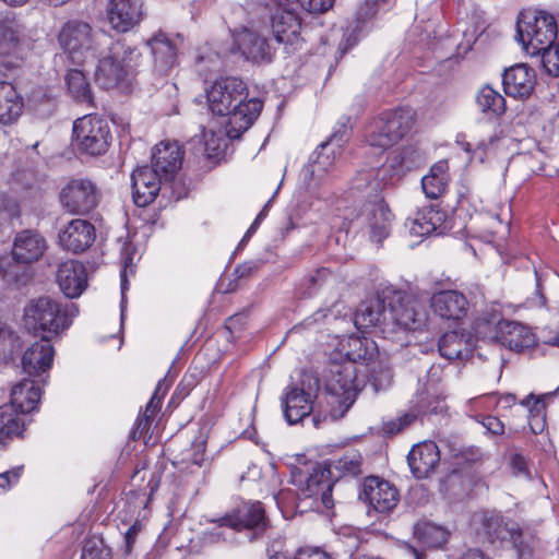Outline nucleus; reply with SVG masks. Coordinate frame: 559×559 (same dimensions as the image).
Segmentation results:
<instances>
[{
	"instance_id": "obj_1",
	"label": "nucleus",
	"mask_w": 559,
	"mask_h": 559,
	"mask_svg": "<svg viewBox=\"0 0 559 559\" xmlns=\"http://www.w3.org/2000/svg\"><path fill=\"white\" fill-rule=\"evenodd\" d=\"M426 311L411 295L388 288L377 298L362 302L356 314L358 329L376 328L384 338L400 340V334L420 330Z\"/></svg>"
},
{
	"instance_id": "obj_2",
	"label": "nucleus",
	"mask_w": 559,
	"mask_h": 559,
	"mask_svg": "<svg viewBox=\"0 0 559 559\" xmlns=\"http://www.w3.org/2000/svg\"><path fill=\"white\" fill-rule=\"evenodd\" d=\"M247 85L238 78H222L207 90L211 111L217 116H227L225 124L229 139H239L260 116L263 103L259 98L246 100Z\"/></svg>"
},
{
	"instance_id": "obj_3",
	"label": "nucleus",
	"mask_w": 559,
	"mask_h": 559,
	"mask_svg": "<svg viewBox=\"0 0 559 559\" xmlns=\"http://www.w3.org/2000/svg\"><path fill=\"white\" fill-rule=\"evenodd\" d=\"M141 57V52L124 40L112 43L107 55L98 59L96 83L104 90L116 87L123 93L130 92Z\"/></svg>"
},
{
	"instance_id": "obj_4",
	"label": "nucleus",
	"mask_w": 559,
	"mask_h": 559,
	"mask_svg": "<svg viewBox=\"0 0 559 559\" xmlns=\"http://www.w3.org/2000/svg\"><path fill=\"white\" fill-rule=\"evenodd\" d=\"M78 312L74 304H62L48 296L39 297L25 307L24 326L34 335L52 338L71 325Z\"/></svg>"
},
{
	"instance_id": "obj_5",
	"label": "nucleus",
	"mask_w": 559,
	"mask_h": 559,
	"mask_svg": "<svg viewBox=\"0 0 559 559\" xmlns=\"http://www.w3.org/2000/svg\"><path fill=\"white\" fill-rule=\"evenodd\" d=\"M365 385V373L352 362L334 364L325 376V389L332 420L345 416Z\"/></svg>"
},
{
	"instance_id": "obj_6",
	"label": "nucleus",
	"mask_w": 559,
	"mask_h": 559,
	"mask_svg": "<svg viewBox=\"0 0 559 559\" xmlns=\"http://www.w3.org/2000/svg\"><path fill=\"white\" fill-rule=\"evenodd\" d=\"M557 34V22L547 12L527 10L518 17L516 38L531 56H537L545 47L555 44Z\"/></svg>"
},
{
	"instance_id": "obj_7",
	"label": "nucleus",
	"mask_w": 559,
	"mask_h": 559,
	"mask_svg": "<svg viewBox=\"0 0 559 559\" xmlns=\"http://www.w3.org/2000/svg\"><path fill=\"white\" fill-rule=\"evenodd\" d=\"M413 122L414 111L409 108L385 110L368 126L366 142L381 150L390 148L409 132Z\"/></svg>"
},
{
	"instance_id": "obj_8",
	"label": "nucleus",
	"mask_w": 559,
	"mask_h": 559,
	"mask_svg": "<svg viewBox=\"0 0 559 559\" xmlns=\"http://www.w3.org/2000/svg\"><path fill=\"white\" fill-rule=\"evenodd\" d=\"M479 523L491 544L510 543L516 549L519 559L532 557V546L520 524L501 513L486 511L480 514Z\"/></svg>"
},
{
	"instance_id": "obj_9",
	"label": "nucleus",
	"mask_w": 559,
	"mask_h": 559,
	"mask_svg": "<svg viewBox=\"0 0 559 559\" xmlns=\"http://www.w3.org/2000/svg\"><path fill=\"white\" fill-rule=\"evenodd\" d=\"M320 388V379L313 372H304L299 383L286 386L282 396V406L284 417L289 425L301 421L312 413Z\"/></svg>"
},
{
	"instance_id": "obj_10",
	"label": "nucleus",
	"mask_w": 559,
	"mask_h": 559,
	"mask_svg": "<svg viewBox=\"0 0 559 559\" xmlns=\"http://www.w3.org/2000/svg\"><path fill=\"white\" fill-rule=\"evenodd\" d=\"M58 43L75 63L83 64L97 57L95 35L85 21L73 19L63 23L58 33Z\"/></svg>"
},
{
	"instance_id": "obj_11",
	"label": "nucleus",
	"mask_w": 559,
	"mask_h": 559,
	"mask_svg": "<svg viewBox=\"0 0 559 559\" xmlns=\"http://www.w3.org/2000/svg\"><path fill=\"white\" fill-rule=\"evenodd\" d=\"M111 140L106 119L85 115L73 122V143L82 153L98 156L107 152Z\"/></svg>"
},
{
	"instance_id": "obj_12",
	"label": "nucleus",
	"mask_w": 559,
	"mask_h": 559,
	"mask_svg": "<svg viewBox=\"0 0 559 559\" xmlns=\"http://www.w3.org/2000/svg\"><path fill=\"white\" fill-rule=\"evenodd\" d=\"M350 227L366 230L373 242H382L391 231L393 214L382 199L365 202L348 217Z\"/></svg>"
},
{
	"instance_id": "obj_13",
	"label": "nucleus",
	"mask_w": 559,
	"mask_h": 559,
	"mask_svg": "<svg viewBox=\"0 0 559 559\" xmlns=\"http://www.w3.org/2000/svg\"><path fill=\"white\" fill-rule=\"evenodd\" d=\"M331 475L332 471L322 465L313 466L311 472L297 468L293 472V483L298 486L300 498L320 500L325 509H331L334 506Z\"/></svg>"
},
{
	"instance_id": "obj_14",
	"label": "nucleus",
	"mask_w": 559,
	"mask_h": 559,
	"mask_svg": "<svg viewBox=\"0 0 559 559\" xmlns=\"http://www.w3.org/2000/svg\"><path fill=\"white\" fill-rule=\"evenodd\" d=\"M59 200L68 213L85 215L97 207L100 193L90 179L74 178L61 189Z\"/></svg>"
},
{
	"instance_id": "obj_15",
	"label": "nucleus",
	"mask_w": 559,
	"mask_h": 559,
	"mask_svg": "<svg viewBox=\"0 0 559 559\" xmlns=\"http://www.w3.org/2000/svg\"><path fill=\"white\" fill-rule=\"evenodd\" d=\"M221 521L231 530L249 532L250 540L261 537L269 526L265 511L259 501L241 504L231 513L221 518Z\"/></svg>"
},
{
	"instance_id": "obj_16",
	"label": "nucleus",
	"mask_w": 559,
	"mask_h": 559,
	"mask_svg": "<svg viewBox=\"0 0 559 559\" xmlns=\"http://www.w3.org/2000/svg\"><path fill=\"white\" fill-rule=\"evenodd\" d=\"M271 25L274 40L277 44H283L287 52H290L289 47L293 50L301 47V22L294 9L277 5V9L271 15Z\"/></svg>"
},
{
	"instance_id": "obj_17",
	"label": "nucleus",
	"mask_w": 559,
	"mask_h": 559,
	"mask_svg": "<svg viewBox=\"0 0 559 559\" xmlns=\"http://www.w3.org/2000/svg\"><path fill=\"white\" fill-rule=\"evenodd\" d=\"M359 499L367 502L374 511L386 513L396 507L400 495L399 490L388 480L369 476L362 483Z\"/></svg>"
},
{
	"instance_id": "obj_18",
	"label": "nucleus",
	"mask_w": 559,
	"mask_h": 559,
	"mask_svg": "<svg viewBox=\"0 0 559 559\" xmlns=\"http://www.w3.org/2000/svg\"><path fill=\"white\" fill-rule=\"evenodd\" d=\"M106 17L112 29L118 33H127L143 19L142 1L108 0Z\"/></svg>"
},
{
	"instance_id": "obj_19",
	"label": "nucleus",
	"mask_w": 559,
	"mask_h": 559,
	"mask_svg": "<svg viewBox=\"0 0 559 559\" xmlns=\"http://www.w3.org/2000/svg\"><path fill=\"white\" fill-rule=\"evenodd\" d=\"M95 239L96 229L94 225L81 218L70 221L58 234L61 248L75 254L85 252Z\"/></svg>"
},
{
	"instance_id": "obj_20",
	"label": "nucleus",
	"mask_w": 559,
	"mask_h": 559,
	"mask_svg": "<svg viewBox=\"0 0 559 559\" xmlns=\"http://www.w3.org/2000/svg\"><path fill=\"white\" fill-rule=\"evenodd\" d=\"M491 337L502 346L516 353L524 352L535 345L534 333L526 325L515 321H498Z\"/></svg>"
},
{
	"instance_id": "obj_21",
	"label": "nucleus",
	"mask_w": 559,
	"mask_h": 559,
	"mask_svg": "<svg viewBox=\"0 0 559 559\" xmlns=\"http://www.w3.org/2000/svg\"><path fill=\"white\" fill-rule=\"evenodd\" d=\"M163 177L148 166L139 167L131 175L132 198L136 206L151 204L160 190Z\"/></svg>"
},
{
	"instance_id": "obj_22",
	"label": "nucleus",
	"mask_w": 559,
	"mask_h": 559,
	"mask_svg": "<svg viewBox=\"0 0 559 559\" xmlns=\"http://www.w3.org/2000/svg\"><path fill=\"white\" fill-rule=\"evenodd\" d=\"M401 175L383 164L379 168H371L358 171L353 180V188L358 191H365L367 194H378L385 188L393 186L401 179Z\"/></svg>"
},
{
	"instance_id": "obj_23",
	"label": "nucleus",
	"mask_w": 559,
	"mask_h": 559,
	"mask_svg": "<svg viewBox=\"0 0 559 559\" xmlns=\"http://www.w3.org/2000/svg\"><path fill=\"white\" fill-rule=\"evenodd\" d=\"M502 84L507 95L514 98H526L535 88V70L525 63H518L504 70Z\"/></svg>"
},
{
	"instance_id": "obj_24",
	"label": "nucleus",
	"mask_w": 559,
	"mask_h": 559,
	"mask_svg": "<svg viewBox=\"0 0 559 559\" xmlns=\"http://www.w3.org/2000/svg\"><path fill=\"white\" fill-rule=\"evenodd\" d=\"M46 249L47 241L39 233L24 229L14 237L12 258L19 263H33L41 258Z\"/></svg>"
},
{
	"instance_id": "obj_25",
	"label": "nucleus",
	"mask_w": 559,
	"mask_h": 559,
	"mask_svg": "<svg viewBox=\"0 0 559 559\" xmlns=\"http://www.w3.org/2000/svg\"><path fill=\"white\" fill-rule=\"evenodd\" d=\"M407 462L416 478H427L439 465V448L433 441L418 443L409 451Z\"/></svg>"
},
{
	"instance_id": "obj_26",
	"label": "nucleus",
	"mask_w": 559,
	"mask_h": 559,
	"mask_svg": "<svg viewBox=\"0 0 559 559\" xmlns=\"http://www.w3.org/2000/svg\"><path fill=\"white\" fill-rule=\"evenodd\" d=\"M57 282L68 298L79 297L87 285L85 266L75 260L62 262L58 267Z\"/></svg>"
},
{
	"instance_id": "obj_27",
	"label": "nucleus",
	"mask_w": 559,
	"mask_h": 559,
	"mask_svg": "<svg viewBox=\"0 0 559 559\" xmlns=\"http://www.w3.org/2000/svg\"><path fill=\"white\" fill-rule=\"evenodd\" d=\"M51 340L45 336L40 337V341L32 344L24 353L22 368L29 377L39 376L51 367L55 356Z\"/></svg>"
},
{
	"instance_id": "obj_28",
	"label": "nucleus",
	"mask_w": 559,
	"mask_h": 559,
	"mask_svg": "<svg viewBox=\"0 0 559 559\" xmlns=\"http://www.w3.org/2000/svg\"><path fill=\"white\" fill-rule=\"evenodd\" d=\"M182 164V151L177 142H160L152 153V169L165 180L173 177Z\"/></svg>"
},
{
	"instance_id": "obj_29",
	"label": "nucleus",
	"mask_w": 559,
	"mask_h": 559,
	"mask_svg": "<svg viewBox=\"0 0 559 559\" xmlns=\"http://www.w3.org/2000/svg\"><path fill=\"white\" fill-rule=\"evenodd\" d=\"M25 46L24 27L14 14L0 17V55L20 56Z\"/></svg>"
},
{
	"instance_id": "obj_30",
	"label": "nucleus",
	"mask_w": 559,
	"mask_h": 559,
	"mask_svg": "<svg viewBox=\"0 0 559 559\" xmlns=\"http://www.w3.org/2000/svg\"><path fill=\"white\" fill-rule=\"evenodd\" d=\"M431 308L443 319L460 320L467 313L468 301L459 290H441L431 297Z\"/></svg>"
},
{
	"instance_id": "obj_31",
	"label": "nucleus",
	"mask_w": 559,
	"mask_h": 559,
	"mask_svg": "<svg viewBox=\"0 0 559 559\" xmlns=\"http://www.w3.org/2000/svg\"><path fill=\"white\" fill-rule=\"evenodd\" d=\"M346 126L343 124V131H335L328 141L321 143L311 157L310 173L312 176L320 177L329 170L334 164L336 155H340Z\"/></svg>"
},
{
	"instance_id": "obj_32",
	"label": "nucleus",
	"mask_w": 559,
	"mask_h": 559,
	"mask_svg": "<svg viewBox=\"0 0 559 559\" xmlns=\"http://www.w3.org/2000/svg\"><path fill=\"white\" fill-rule=\"evenodd\" d=\"M153 56V71L158 75H166L177 62V51L174 43L159 33L146 41Z\"/></svg>"
},
{
	"instance_id": "obj_33",
	"label": "nucleus",
	"mask_w": 559,
	"mask_h": 559,
	"mask_svg": "<svg viewBox=\"0 0 559 559\" xmlns=\"http://www.w3.org/2000/svg\"><path fill=\"white\" fill-rule=\"evenodd\" d=\"M238 48L246 59L253 62L271 61L274 47L267 39L251 29H243L237 38Z\"/></svg>"
},
{
	"instance_id": "obj_34",
	"label": "nucleus",
	"mask_w": 559,
	"mask_h": 559,
	"mask_svg": "<svg viewBox=\"0 0 559 559\" xmlns=\"http://www.w3.org/2000/svg\"><path fill=\"white\" fill-rule=\"evenodd\" d=\"M444 221L445 213L437 205L430 204L419 210L415 218L407 219L406 225L412 235L424 237L441 228Z\"/></svg>"
},
{
	"instance_id": "obj_35",
	"label": "nucleus",
	"mask_w": 559,
	"mask_h": 559,
	"mask_svg": "<svg viewBox=\"0 0 559 559\" xmlns=\"http://www.w3.org/2000/svg\"><path fill=\"white\" fill-rule=\"evenodd\" d=\"M40 395V388L34 380L23 379L12 388L8 405H12L16 413L26 414L37 407Z\"/></svg>"
},
{
	"instance_id": "obj_36",
	"label": "nucleus",
	"mask_w": 559,
	"mask_h": 559,
	"mask_svg": "<svg viewBox=\"0 0 559 559\" xmlns=\"http://www.w3.org/2000/svg\"><path fill=\"white\" fill-rule=\"evenodd\" d=\"M23 100L14 85L0 81V123L9 124L22 114Z\"/></svg>"
},
{
	"instance_id": "obj_37",
	"label": "nucleus",
	"mask_w": 559,
	"mask_h": 559,
	"mask_svg": "<svg viewBox=\"0 0 559 559\" xmlns=\"http://www.w3.org/2000/svg\"><path fill=\"white\" fill-rule=\"evenodd\" d=\"M362 465L364 460L359 451L350 449L333 460L329 468L332 473L335 472L338 477H356L362 474Z\"/></svg>"
},
{
	"instance_id": "obj_38",
	"label": "nucleus",
	"mask_w": 559,
	"mask_h": 559,
	"mask_svg": "<svg viewBox=\"0 0 559 559\" xmlns=\"http://www.w3.org/2000/svg\"><path fill=\"white\" fill-rule=\"evenodd\" d=\"M69 94L79 103L94 106L93 93L82 70L71 69L66 74Z\"/></svg>"
},
{
	"instance_id": "obj_39",
	"label": "nucleus",
	"mask_w": 559,
	"mask_h": 559,
	"mask_svg": "<svg viewBox=\"0 0 559 559\" xmlns=\"http://www.w3.org/2000/svg\"><path fill=\"white\" fill-rule=\"evenodd\" d=\"M414 535L425 547L438 548L448 540V531L430 522H419L414 527Z\"/></svg>"
},
{
	"instance_id": "obj_40",
	"label": "nucleus",
	"mask_w": 559,
	"mask_h": 559,
	"mask_svg": "<svg viewBox=\"0 0 559 559\" xmlns=\"http://www.w3.org/2000/svg\"><path fill=\"white\" fill-rule=\"evenodd\" d=\"M445 408L444 401L429 390L420 391L412 401V412L417 416L441 414Z\"/></svg>"
},
{
	"instance_id": "obj_41",
	"label": "nucleus",
	"mask_w": 559,
	"mask_h": 559,
	"mask_svg": "<svg viewBox=\"0 0 559 559\" xmlns=\"http://www.w3.org/2000/svg\"><path fill=\"white\" fill-rule=\"evenodd\" d=\"M476 103L481 112L486 115L498 117L503 115L506 111L504 97L488 85L479 90L476 96Z\"/></svg>"
},
{
	"instance_id": "obj_42",
	"label": "nucleus",
	"mask_w": 559,
	"mask_h": 559,
	"mask_svg": "<svg viewBox=\"0 0 559 559\" xmlns=\"http://www.w3.org/2000/svg\"><path fill=\"white\" fill-rule=\"evenodd\" d=\"M346 347L345 356L348 359L347 362L355 365L359 361L371 359L376 350L373 341L360 336L348 337ZM343 348H345V345H343Z\"/></svg>"
},
{
	"instance_id": "obj_43",
	"label": "nucleus",
	"mask_w": 559,
	"mask_h": 559,
	"mask_svg": "<svg viewBox=\"0 0 559 559\" xmlns=\"http://www.w3.org/2000/svg\"><path fill=\"white\" fill-rule=\"evenodd\" d=\"M23 427L24 424L21 423L19 413L13 409L12 405L0 406V443H5L14 436H19Z\"/></svg>"
},
{
	"instance_id": "obj_44",
	"label": "nucleus",
	"mask_w": 559,
	"mask_h": 559,
	"mask_svg": "<svg viewBox=\"0 0 559 559\" xmlns=\"http://www.w3.org/2000/svg\"><path fill=\"white\" fill-rule=\"evenodd\" d=\"M419 160V153L414 147L406 146L392 152L385 164L396 170L399 175L403 176L406 170H411L417 166Z\"/></svg>"
},
{
	"instance_id": "obj_45",
	"label": "nucleus",
	"mask_w": 559,
	"mask_h": 559,
	"mask_svg": "<svg viewBox=\"0 0 559 559\" xmlns=\"http://www.w3.org/2000/svg\"><path fill=\"white\" fill-rule=\"evenodd\" d=\"M438 345L440 355L449 360L462 358L463 350L466 349L463 336L455 331L443 334Z\"/></svg>"
},
{
	"instance_id": "obj_46",
	"label": "nucleus",
	"mask_w": 559,
	"mask_h": 559,
	"mask_svg": "<svg viewBox=\"0 0 559 559\" xmlns=\"http://www.w3.org/2000/svg\"><path fill=\"white\" fill-rule=\"evenodd\" d=\"M392 370L388 366L376 364L369 371V382L374 392L388 389L392 382Z\"/></svg>"
},
{
	"instance_id": "obj_47",
	"label": "nucleus",
	"mask_w": 559,
	"mask_h": 559,
	"mask_svg": "<svg viewBox=\"0 0 559 559\" xmlns=\"http://www.w3.org/2000/svg\"><path fill=\"white\" fill-rule=\"evenodd\" d=\"M542 56V64L545 71L551 76H559V45L545 47L538 53Z\"/></svg>"
},
{
	"instance_id": "obj_48",
	"label": "nucleus",
	"mask_w": 559,
	"mask_h": 559,
	"mask_svg": "<svg viewBox=\"0 0 559 559\" xmlns=\"http://www.w3.org/2000/svg\"><path fill=\"white\" fill-rule=\"evenodd\" d=\"M394 0H365L357 11V19L361 22L371 20L380 11H385Z\"/></svg>"
},
{
	"instance_id": "obj_49",
	"label": "nucleus",
	"mask_w": 559,
	"mask_h": 559,
	"mask_svg": "<svg viewBox=\"0 0 559 559\" xmlns=\"http://www.w3.org/2000/svg\"><path fill=\"white\" fill-rule=\"evenodd\" d=\"M81 559H111V556L102 540L87 539L82 548Z\"/></svg>"
},
{
	"instance_id": "obj_50",
	"label": "nucleus",
	"mask_w": 559,
	"mask_h": 559,
	"mask_svg": "<svg viewBox=\"0 0 559 559\" xmlns=\"http://www.w3.org/2000/svg\"><path fill=\"white\" fill-rule=\"evenodd\" d=\"M448 181L443 177L426 175L421 179V187L429 199H438L447 188Z\"/></svg>"
},
{
	"instance_id": "obj_51",
	"label": "nucleus",
	"mask_w": 559,
	"mask_h": 559,
	"mask_svg": "<svg viewBox=\"0 0 559 559\" xmlns=\"http://www.w3.org/2000/svg\"><path fill=\"white\" fill-rule=\"evenodd\" d=\"M340 307H343V304L340 301L334 302L330 308H321L316 311L311 317L304 320L302 324L306 328H311L318 323L324 322L330 317L333 319H337L341 314Z\"/></svg>"
},
{
	"instance_id": "obj_52",
	"label": "nucleus",
	"mask_w": 559,
	"mask_h": 559,
	"mask_svg": "<svg viewBox=\"0 0 559 559\" xmlns=\"http://www.w3.org/2000/svg\"><path fill=\"white\" fill-rule=\"evenodd\" d=\"M521 404L528 408L531 425H532V428L534 429L533 423L536 419L544 417V414H545L544 401L539 397H536L534 394H530L521 401Z\"/></svg>"
},
{
	"instance_id": "obj_53",
	"label": "nucleus",
	"mask_w": 559,
	"mask_h": 559,
	"mask_svg": "<svg viewBox=\"0 0 559 559\" xmlns=\"http://www.w3.org/2000/svg\"><path fill=\"white\" fill-rule=\"evenodd\" d=\"M416 418L414 413H405L395 419L383 424V431L388 435H396L408 427Z\"/></svg>"
},
{
	"instance_id": "obj_54",
	"label": "nucleus",
	"mask_w": 559,
	"mask_h": 559,
	"mask_svg": "<svg viewBox=\"0 0 559 559\" xmlns=\"http://www.w3.org/2000/svg\"><path fill=\"white\" fill-rule=\"evenodd\" d=\"M334 0H298L297 4L308 13L321 14L332 8Z\"/></svg>"
},
{
	"instance_id": "obj_55",
	"label": "nucleus",
	"mask_w": 559,
	"mask_h": 559,
	"mask_svg": "<svg viewBox=\"0 0 559 559\" xmlns=\"http://www.w3.org/2000/svg\"><path fill=\"white\" fill-rule=\"evenodd\" d=\"M164 381H159L153 396L151 397L150 402L146 405L145 415H148L150 418L154 416V414L159 409L162 404V399L166 394L167 388H164Z\"/></svg>"
},
{
	"instance_id": "obj_56",
	"label": "nucleus",
	"mask_w": 559,
	"mask_h": 559,
	"mask_svg": "<svg viewBox=\"0 0 559 559\" xmlns=\"http://www.w3.org/2000/svg\"><path fill=\"white\" fill-rule=\"evenodd\" d=\"M23 473V466H16L10 471L0 473V489H8L16 484Z\"/></svg>"
},
{
	"instance_id": "obj_57",
	"label": "nucleus",
	"mask_w": 559,
	"mask_h": 559,
	"mask_svg": "<svg viewBox=\"0 0 559 559\" xmlns=\"http://www.w3.org/2000/svg\"><path fill=\"white\" fill-rule=\"evenodd\" d=\"M480 423L492 435L500 436L504 432V425L498 417L483 416Z\"/></svg>"
},
{
	"instance_id": "obj_58",
	"label": "nucleus",
	"mask_w": 559,
	"mask_h": 559,
	"mask_svg": "<svg viewBox=\"0 0 559 559\" xmlns=\"http://www.w3.org/2000/svg\"><path fill=\"white\" fill-rule=\"evenodd\" d=\"M510 466L514 475L528 476L527 463L523 455L515 453L511 456Z\"/></svg>"
},
{
	"instance_id": "obj_59",
	"label": "nucleus",
	"mask_w": 559,
	"mask_h": 559,
	"mask_svg": "<svg viewBox=\"0 0 559 559\" xmlns=\"http://www.w3.org/2000/svg\"><path fill=\"white\" fill-rule=\"evenodd\" d=\"M295 559H333L332 556L320 548L300 549L297 551Z\"/></svg>"
},
{
	"instance_id": "obj_60",
	"label": "nucleus",
	"mask_w": 559,
	"mask_h": 559,
	"mask_svg": "<svg viewBox=\"0 0 559 559\" xmlns=\"http://www.w3.org/2000/svg\"><path fill=\"white\" fill-rule=\"evenodd\" d=\"M191 462L199 467H202L207 462L205 457V442L199 441L193 444V453L191 456Z\"/></svg>"
},
{
	"instance_id": "obj_61",
	"label": "nucleus",
	"mask_w": 559,
	"mask_h": 559,
	"mask_svg": "<svg viewBox=\"0 0 559 559\" xmlns=\"http://www.w3.org/2000/svg\"><path fill=\"white\" fill-rule=\"evenodd\" d=\"M216 522L218 525L211 532V539L213 542L227 540L233 530L223 524L221 519H218Z\"/></svg>"
},
{
	"instance_id": "obj_62",
	"label": "nucleus",
	"mask_w": 559,
	"mask_h": 559,
	"mask_svg": "<svg viewBox=\"0 0 559 559\" xmlns=\"http://www.w3.org/2000/svg\"><path fill=\"white\" fill-rule=\"evenodd\" d=\"M260 266L259 262L249 261L238 265L235 270L238 277H248L255 272Z\"/></svg>"
},
{
	"instance_id": "obj_63",
	"label": "nucleus",
	"mask_w": 559,
	"mask_h": 559,
	"mask_svg": "<svg viewBox=\"0 0 559 559\" xmlns=\"http://www.w3.org/2000/svg\"><path fill=\"white\" fill-rule=\"evenodd\" d=\"M140 532V525L138 523H134L131 525L127 533L124 534V543H126V552L129 554L132 550V546L135 542V538Z\"/></svg>"
},
{
	"instance_id": "obj_64",
	"label": "nucleus",
	"mask_w": 559,
	"mask_h": 559,
	"mask_svg": "<svg viewBox=\"0 0 559 559\" xmlns=\"http://www.w3.org/2000/svg\"><path fill=\"white\" fill-rule=\"evenodd\" d=\"M430 176L443 177L444 181H448V164L445 162H439L433 165L430 169Z\"/></svg>"
}]
</instances>
